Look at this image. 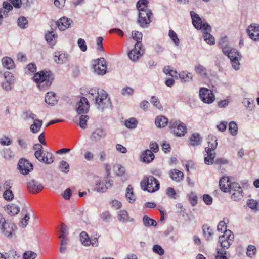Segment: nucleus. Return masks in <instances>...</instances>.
<instances>
[{
	"label": "nucleus",
	"instance_id": "nucleus-1",
	"mask_svg": "<svg viewBox=\"0 0 259 259\" xmlns=\"http://www.w3.org/2000/svg\"><path fill=\"white\" fill-rule=\"evenodd\" d=\"M89 94V98L95 99V104L98 106V109L103 111L104 108L111 107L110 99L108 97L107 92L104 90L91 89Z\"/></svg>",
	"mask_w": 259,
	"mask_h": 259
},
{
	"label": "nucleus",
	"instance_id": "nucleus-2",
	"mask_svg": "<svg viewBox=\"0 0 259 259\" xmlns=\"http://www.w3.org/2000/svg\"><path fill=\"white\" fill-rule=\"evenodd\" d=\"M133 38L137 42L135 45V48L131 50L128 54V57L133 61H137L144 53L142 50V44L141 43L142 40V33L139 31H133L132 33Z\"/></svg>",
	"mask_w": 259,
	"mask_h": 259
},
{
	"label": "nucleus",
	"instance_id": "nucleus-3",
	"mask_svg": "<svg viewBox=\"0 0 259 259\" xmlns=\"http://www.w3.org/2000/svg\"><path fill=\"white\" fill-rule=\"evenodd\" d=\"M33 79L40 90H45L52 84L54 76L50 71H41L34 74Z\"/></svg>",
	"mask_w": 259,
	"mask_h": 259
},
{
	"label": "nucleus",
	"instance_id": "nucleus-4",
	"mask_svg": "<svg viewBox=\"0 0 259 259\" xmlns=\"http://www.w3.org/2000/svg\"><path fill=\"white\" fill-rule=\"evenodd\" d=\"M142 189L150 193L155 192L159 189L160 184L158 181L151 176H144L140 183Z\"/></svg>",
	"mask_w": 259,
	"mask_h": 259
},
{
	"label": "nucleus",
	"instance_id": "nucleus-5",
	"mask_svg": "<svg viewBox=\"0 0 259 259\" xmlns=\"http://www.w3.org/2000/svg\"><path fill=\"white\" fill-rule=\"evenodd\" d=\"M169 128L177 137L184 136L187 132L185 125L180 120L172 119L169 122Z\"/></svg>",
	"mask_w": 259,
	"mask_h": 259
},
{
	"label": "nucleus",
	"instance_id": "nucleus-6",
	"mask_svg": "<svg viewBox=\"0 0 259 259\" xmlns=\"http://www.w3.org/2000/svg\"><path fill=\"white\" fill-rule=\"evenodd\" d=\"M224 54L230 59L232 67L235 70H238L240 69L239 61L241 58L239 51L235 49L231 48L228 50L227 52Z\"/></svg>",
	"mask_w": 259,
	"mask_h": 259
},
{
	"label": "nucleus",
	"instance_id": "nucleus-7",
	"mask_svg": "<svg viewBox=\"0 0 259 259\" xmlns=\"http://www.w3.org/2000/svg\"><path fill=\"white\" fill-rule=\"evenodd\" d=\"M230 198L232 200L238 201L243 197V189L240 185L237 183L233 182L229 189Z\"/></svg>",
	"mask_w": 259,
	"mask_h": 259
},
{
	"label": "nucleus",
	"instance_id": "nucleus-8",
	"mask_svg": "<svg viewBox=\"0 0 259 259\" xmlns=\"http://www.w3.org/2000/svg\"><path fill=\"white\" fill-rule=\"evenodd\" d=\"M199 95L201 100L206 104H210L214 102L215 100L212 91L206 88H201L200 89Z\"/></svg>",
	"mask_w": 259,
	"mask_h": 259
},
{
	"label": "nucleus",
	"instance_id": "nucleus-9",
	"mask_svg": "<svg viewBox=\"0 0 259 259\" xmlns=\"http://www.w3.org/2000/svg\"><path fill=\"white\" fill-rule=\"evenodd\" d=\"M152 17L153 14L151 10L141 11V12L139 13V18L137 22L141 27L147 28L152 22L151 18Z\"/></svg>",
	"mask_w": 259,
	"mask_h": 259
},
{
	"label": "nucleus",
	"instance_id": "nucleus-10",
	"mask_svg": "<svg viewBox=\"0 0 259 259\" xmlns=\"http://www.w3.org/2000/svg\"><path fill=\"white\" fill-rule=\"evenodd\" d=\"M0 229L5 236L11 238L12 232L16 229V226L14 224L6 222L5 219L0 213Z\"/></svg>",
	"mask_w": 259,
	"mask_h": 259
},
{
	"label": "nucleus",
	"instance_id": "nucleus-11",
	"mask_svg": "<svg viewBox=\"0 0 259 259\" xmlns=\"http://www.w3.org/2000/svg\"><path fill=\"white\" fill-rule=\"evenodd\" d=\"M112 186V181L110 180L98 179L95 181L94 190L99 193H104Z\"/></svg>",
	"mask_w": 259,
	"mask_h": 259
},
{
	"label": "nucleus",
	"instance_id": "nucleus-12",
	"mask_svg": "<svg viewBox=\"0 0 259 259\" xmlns=\"http://www.w3.org/2000/svg\"><path fill=\"white\" fill-rule=\"evenodd\" d=\"M95 64H93L94 71L98 75H104L106 72V61L104 58H100L94 60Z\"/></svg>",
	"mask_w": 259,
	"mask_h": 259
},
{
	"label": "nucleus",
	"instance_id": "nucleus-13",
	"mask_svg": "<svg viewBox=\"0 0 259 259\" xmlns=\"http://www.w3.org/2000/svg\"><path fill=\"white\" fill-rule=\"evenodd\" d=\"M195 29L201 30L202 33L206 31H211V27L205 19H202L195 13Z\"/></svg>",
	"mask_w": 259,
	"mask_h": 259
},
{
	"label": "nucleus",
	"instance_id": "nucleus-14",
	"mask_svg": "<svg viewBox=\"0 0 259 259\" xmlns=\"http://www.w3.org/2000/svg\"><path fill=\"white\" fill-rule=\"evenodd\" d=\"M18 168L21 174L27 175L33 169V165L27 160L22 158L19 161Z\"/></svg>",
	"mask_w": 259,
	"mask_h": 259
},
{
	"label": "nucleus",
	"instance_id": "nucleus-15",
	"mask_svg": "<svg viewBox=\"0 0 259 259\" xmlns=\"http://www.w3.org/2000/svg\"><path fill=\"white\" fill-rule=\"evenodd\" d=\"M249 37L254 41H259V25L251 24L247 29Z\"/></svg>",
	"mask_w": 259,
	"mask_h": 259
},
{
	"label": "nucleus",
	"instance_id": "nucleus-16",
	"mask_svg": "<svg viewBox=\"0 0 259 259\" xmlns=\"http://www.w3.org/2000/svg\"><path fill=\"white\" fill-rule=\"evenodd\" d=\"M27 188L29 192L35 194L41 191L44 188L41 183L35 180H32L27 184Z\"/></svg>",
	"mask_w": 259,
	"mask_h": 259
},
{
	"label": "nucleus",
	"instance_id": "nucleus-17",
	"mask_svg": "<svg viewBox=\"0 0 259 259\" xmlns=\"http://www.w3.org/2000/svg\"><path fill=\"white\" fill-rule=\"evenodd\" d=\"M89 103L87 99L82 97L78 102L76 111L79 114H86L89 111Z\"/></svg>",
	"mask_w": 259,
	"mask_h": 259
},
{
	"label": "nucleus",
	"instance_id": "nucleus-18",
	"mask_svg": "<svg viewBox=\"0 0 259 259\" xmlns=\"http://www.w3.org/2000/svg\"><path fill=\"white\" fill-rule=\"evenodd\" d=\"M70 56L67 53L63 52H55L54 56V60L57 63L62 64L69 61Z\"/></svg>",
	"mask_w": 259,
	"mask_h": 259
},
{
	"label": "nucleus",
	"instance_id": "nucleus-19",
	"mask_svg": "<svg viewBox=\"0 0 259 259\" xmlns=\"http://www.w3.org/2000/svg\"><path fill=\"white\" fill-rule=\"evenodd\" d=\"M107 133L106 131L102 128H97L92 133L90 139L94 142L99 141L101 139L105 138Z\"/></svg>",
	"mask_w": 259,
	"mask_h": 259
},
{
	"label": "nucleus",
	"instance_id": "nucleus-20",
	"mask_svg": "<svg viewBox=\"0 0 259 259\" xmlns=\"http://www.w3.org/2000/svg\"><path fill=\"white\" fill-rule=\"evenodd\" d=\"M204 162L206 164L210 165L214 163L215 157V150L209 148H205Z\"/></svg>",
	"mask_w": 259,
	"mask_h": 259
},
{
	"label": "nucleus",
	"instance_id": "nucleus-21",
	"mask_svg": "<svg viewBox=\"0 0 259 259\" xmlns=\"http://www.w3.org/2000/svg\"><path fill=\"white\" fill-rule=\"evenodd\" d=\"M72 23L71 19L63 17L56 22V25L60 30L63 31L69 27Z\"/></svg>",
	"mask_w": 259,
	"mask_h": 259
},
{
	"label": "nucleus",
	"instance_id": "nucleus-22",
	"mask_svg": "<svg viewBox=\"0 0 259 259\" xmlns=\"http://www.w3.org/2000/svg\"><path fill=\"white\" fill-rule=\"evenodd\" d=\"M232 183L230 182L228 177H223L219 182V186L221 190L224 192L227 193L231 187Z\"/></svg>",
	"mask_w": 259,
	"mask_h": 259
},
{
	"label": "nucleus",
	"instance_id": "nucleus-23",
	"mask_svg": "<svg viewBox=\"0 0 259 259\" xmlns=\"http://www.w3.org/2000/svg\"><path fill=\"white\" fill-rule=\"evenodd\" d=\"M45 102L49 105H54L58 101L57 97L52 92H48L45 96Z\"/></svg>",
	"mask_w": 259,
	"mask_h": 259
},
{
	"label": "nucleus",
	"instance_id": "nucleus-24",
	"mask_svg": "<svg viewBox=\"0 0 259 259\" xmlns=\"http://www.w3.org/2000/svg\"><path fill=\"white\" fill-rule=\"evenodd\" d=\"M169 175L171 179L177 182H180L183 178V173L177 169H172L170 170Z\"/></svg>",
	"mask_w": 259,
	"mask_h": 259
},
{
	"label": "nucleus",
	"instance_id": "nucleus-25",
	"mask_svg": "<svg viewBox=\"0 0 259 259\" xmlns=\"http://www.w3.org/2000/svg\"><path fill=\"white\" fill-rule=\"evenodd\" d=\"M54 158V157L52 153L47 152L43 153L38 160L46 164H50L53 162Z\"/></svg>",
	"mask_w": 259,
	"mask_h": 259
},
{
	"label": "nucleus",
	"instance_id": "nucleus-26",
	"mask_svg": "<svg viewBox=\"0 0 259 259\" xmlns=\"http://www.w3.org/2000/svg\"><path fill=\"white\" fill-rule=\"evenodd\" d=\"M42 121L38 119L33 120V123L30 126V131L34 134L38 133L42 125Z\"/></svg>",
	"mask_w": 259,
	"mask_h": 259
},
{
	"label": "nucleus",
	"instance_id": "nucleus-27",
	"mask_svg": "<svg viewBox=\"0 0 259 259\" xmlns=\"http://www.w3.org/2000/svg\"><path fill=\"white\" fill-rule=\"evenodd\" d=\"M219 46L222 49L223 53L227 52L228 50L231 48L226 36L223 37L220 39Z\"/></svg>",
	"mask_w": 259,
	"mask_h": 259
},
{
	"label": "nucleus",
	"instance_id": "nucleus-28",
	"mask_svg": "<svg viewBox=\"0 0 259 259\" xmlns=\"http://www.w3.org/2000/svg\"><path fill=\"white\" fill-rule=\"evenodd\" d=\"M154 155L150 150H146L143 152L141 157L143 161L145 162H150L154 158Z\"/></svg>",
	"mask_w": 259,
	"mask_h": 259
},
{
	"label": "nucleus",
	"instance_id": "nucleus-29",
	"mask_svg": "<svg viewBox=\"0 0 259 259\" xmlns=\"http://www.w3.org/2000/svg\"><path fill=\"white\" fill-rule=\"evenodd\" d=\"M118 218L122 222H132L133 221V219L128 215V212L125 210H121L118 212Z\"/></svg>",
	"mask_w": 259,
	"mask_h": 259
},
{
	"label": "nucleus",
	"instance_id": "nucleus-30",
	"mask_svg": "<svg viewBox=\"0 0 259 259\" xmlns=\"http://www.w3.org/2000/svg\"><path fill=\"white\" fill-rule=\"evenodd\" d=\"M168 121V119L164 116H159L156 118L155 123L157 127L161 128L165 127L167 124Z\"/></svg>",
	"mask_w": 259,
	"mask_h": 259
},
{
	"label": "nucleus",
	"instance_id": "nucleus-31",
	"mask_svg": "<svg viewBox=\"0 0 259 259\" xmlns=\"http://www.w3.org/2000/svg\"><path fill=\"white\" fill-rule=\"evenodd\" d=\"M5 210L11 215H14L18 213L20 211V208L14 204H9L6 206Z\"/></svg>",
	"mask_w": 259,
	"mask_h": 259
},
{
	"label": "nucleus",
	"instance_id": "nucleus-32",
	"mask_svg": "<svg viewBox=\"0 0 259 259\" xmlns=\"http://www.w3.org/2000/svg\"><path fill=\"white\" fill-rule=\"evenodd\" d=\"M218 146L217 138L213 135L208 136V147L206 148H209L215 150Z\"/></svg>",
	"mask_w": 259,
	"mask_h": 259
},
{
	"label": "nucleus",
	"instance_id": "nucleus-33",
	"mask_svg": "<svg viewBox=\"0 0 259 259\" xmlns=\"http://www.w3.org/2000/svg\"><path fill=\"white\" fill-rule=\"evenodd\" d=\"M125 197L130 203H133L136 200L133 188L131 185H129L126 188Z\"/></svg>",
	"mask_w": 259,
	"mask_h": 259
},
{
	"label": "nucleus",
	"instance_id": "nucleus-34",
	"mask_svg": "<svg viewBox=\"0 0 259 259\" xmlns=\"http://www.w3.org/2000/svg\"><path fill=\"white\" fill-rule=\"evenodd\" d=\"M2 63L4 67L8 69H12L15 67L13 60L8 57H5L3 58Z\"/></svg>",
	"mask_w": 259,
	"mask_h": 259
},
{
	"label": "nucleus",
	"instance_id": "nucleus-35",
	"mask_svg": "<svg viewBox=\"0 0 259 259\" xmlns=\"http://www.w3.org/2000/svg\"><path fill=\"white\" fill-rule=\"evenodd\" d=\"M148 1L147 0H139L136 5L139 13L141 12V11L151 10L148 7Z\"/></svg>",
	"mask_w": 259,
	"mask_h": 259
},
{
	"label": "nucleus",
	"instance_id": "nucleus-36",
	"mask_svg": "<svg viewBox=\"0 0 259 259\" xmlns=\"http://www.w3.org/2000/svg\"><path fill=\"white\" fill-rule=\"evenodd\" d=\"M211 31H206L202 33V36L204 41L207 44L212 45L215 43L214 37L210 33Z\"/></svg>",
	"mask_w": 259,
	"mask_h": 259
},
{
	"label": "nucleus",
	"instance_id": "nucleus-37",
	"mask_svg": "<svg viewBox=\"0 0 259 259\" xmlns=\"http://www.w3.org/2000/svg\"><path fill=\"white\" fill-rule=\"evenodd\" d=\"M80 241L84 246H89L91 241L89 239L88 234L85 231H82L80 234Z\"/></svg>",
	"mask_w": 259,
	"mask_h": 259
},
{
	"label": "nucleus",
	"instance_id": "nucleus-38",
	"mask_svg": "<svg viewBox=\"0 0 259 259\" xmlns=\"http://www.w3.org/2000/svg\"><path fill=\"white\" fill-rule=\"evenodd\" d=\"M42 146L40 144H35L33 146V150L35 151L34 155L37 159H39L44 153L42 151Z\"/></svg>",
	"mask_w": 259,
	"mask_h": 259
},
{
	"label": "nucleus",
	"instance_id": "nucleus-39",
	"mask_svg": "<svg viewBox=\"0 0 259 259\" xmlns=\"http://www.w3.org/2000/svg\"><path fill=\"white\" fill-rule=\"evenodd\" d=\"M202 230L205 238L207 240H209L213 235V232L211 228L207 225H203Z\"/></svg>",
	"mask_w": 259,
	"mask_h": 259
},
{
	"label": "nucleus",
	"instance_id": "nucleus-40",
	"mask_svg": "<svg viewBox=\"0 0 259 259\" xmlns=\"http://www.w3.org/2000/svg\"><path fill=\"white\" fill-rule=\"evenodd\" d=\"M17 23L21 29H25L28 27V21L24 16H21L18 19Z\"/></svg>",
	"mask_w": 259,
	"mask_h": 259
},
{
	"label": "nucleus",
	"instance_id": "nucleus-41",
	"mask_svg": "<svg viewBox=\"0 0 259 259\" xmlns=\"http://www.w3.org/2000/svg\"><path fill=\"white\" fill-rule=\"evenodd\" d=\"M59 169L61 172L67 174L69 171L70 166L66 161L62 160L59 163Z\"/></svg>",
	"mask_w": 259,
	"mask_h": 259
},
{
	"label": "nucleus",
	"instance_id": "nucleus-42",
	"mask_svg": "<svg viewBox=\"0 0 259 259\" xmlns=\"http://www.w3.org/2000/svg\"><path fill=\"white\" fill-rule=\"evenodd\" d=\"M143 222L146 227H149L150 226H156L157 225L156 221L146 215L143 217Z\"/></svg>",
	"mask_w": 259,
	"mask_h": 259
},
{
	"label": "nucleus",
	"instance_id": "nucleus-43",
	"mask_svg": "<svg viewBox=\"0 0 259 259\" xmlns=\"http://www.w3.org/2000/svg\"><path fill=\"white\" fill-rule=\"evenodd\" d=\"M180 77L185 82H188L191 80L193 78V74L186 71H183L180 73Z\"/></svg>",
	"mask_w": 259,
	"mask_h": 259
},
{
	"label": "nucleus",
	"instance_id": "nucleus-44",
	"mask_svg": "<svg viewBox=\"0 0 259 259\" xmlns=\"http://www.w3.org/2000/svg\"><path fill=\"white\" fill-rule=\"evenodd\" d=\"M229 130L231 134L236 136L238 133V126L235 121H231L229 124Z\"/></svg>",
	"mask_w": 259,
	"mask_h": 259
},
{
	"label": "nucleus",
	"instance_id": "nucleus-45",
	"mask_svg": "<svg viewBox=\"0 0 259 259\" xmlns=\"http://www.w3.org/2000/svg\"><path fill=\"white\" fill-rule=\"evenodd\" d=\"M113 170L117 176H122L125 172V168L120 164H117L114 166Z\"/></svg>",
	"mask_w": 259,
	"mask_h": 259
},
{
	"label": "nucleus",
	"instance_id": "nucleus-46",
	"mask_svg": "<svg viewBox=\"0 0 259 259\" xmlns=\"http://www.w3.org/2000/svg\"><path fill=\"white\" fill-rule=\"evenodd\" d=\"M14 80V79L9 78L8 80H7L6 81L3 82L2 84V87L3 89L7 91L11 90V85L13 83Z\"/></svg>",
	"mask_w": 259,
	"mask_h": 259
},
{
	"label": "nucleus",
	"instance_id": "nucleus-47",
	"mask_svg": "<svg viewBox=\"0 0 259 259\" xmlns=\"http://www.w3.org/2000/svg\"><path fill=\"white\" fill-rule=\"evenodd\" d=\"M56 36L53 31L48 32L45 35L46 40L50 44H54V39Z\"/></svg>",
	"mask_w": 259,
	"mask_h": 259
},
{
	"label": "nucleus",
	"instance_id": "nucleus-48",
	"mask_svg": "<svg viewBox=\"0 0 259 259\" xmlns=\"http://www.w3.org/2000/svg\"><path fill=\"white\" fill-rule=\"evenodd\" d=\"M89 117L88 115H82L79 117V126L82 129L87 128V122L89 120Z\"/></svg>",
	"mask_w": 259,
	"mask_h": 259
},
{
	"label": "nucleus",
	"instance_id": "nucleus-49",
	"mask_svg": "<svg viewBox=\"0 0 259 259\" xmlns=\"http://www.w3.org/2000/svg\"><path fill=\"white\" fill-rule=\"evenodd\" d=\"M137 121L134 118H131L127 120L125 122V125L128 128L134 129L136 128Z\"/></svg>",
	"mask_w": 259,
	"mask_h": 259
},
{
	"label": "nucleus",
	"instance_id": "nucleus-50",
	"mask_svg": "<svg viewBox=\"0 0 259 259\" xmlns=\"http://www.w3.org/2000/svg\"><path fill=\"white\" fill-rule=\"evenodd\" d=\"M168 35L174 43L178 46L179 44L180 41L176 32L174 30L170 29L169 31Z\"/></svg>",
	"mask_w": 259,
	"mask_h": 259
},
{
	"label": "nucleus",
	"instance_id": "nucleus-51",
	"mask_svg": "<svg viewBox=\"0 0 259 259\" xmlns=\"http://www.w3.org/2000/svg\"><path fill=\"white\" fill-rule=\"evenodd\" d=\"M220 237L224 238L223 241H229V240H233L234 239V235L232 232L230 230H228L225 231L224 234Z\"/></svg>",
	"mask_w": 259,
	"mask_h": 259
},
{
	"label": "nucleus",
	"instance_id": "nucleus-52",
	"mask_svg": "<svg viewBox=\"0 0 259 259\" xmlns=\"http://www.w3.org/2000/svg\"><path fill=\"white\" fill-rule=\"evenodd\" d=\"M224 238L219 237V243L221 247L224 249H228L232 243L233 240L223 241Z\"/></svg>",
	"mask_w": 259,
	"mask_h": 259
},
{
	"label": "nucleus",
	"instance_id": "nucleus-53",
	"mask_svg": "<svg viewBox=\"0 0 259 259\" xmlns=\"http://www.w3.org/2000/svg\"><path fill=\"white\" fill-rule=\"evenodd\" d=\"M134 90L130 87H125L121 90V94L124 96H130L133 95Z\"/></svg>",
	"mask_w": 259,
	"mask_h": 259
},
{
	"label": "nucleus",
	"instance_id": "nucleus-54",
	"mask_svg": "<svg viewBox=\"0 0 259 259\" xmlns=\"http://www.w3.org/2000/svg\"><path fill=\"white\" fill-rule=\"evenodd\" d=\"M150 102L157 108L160 109L162 108L158 98L154 96L151 97Z\"/></svg>",
	"mask_w": 259,
	"mask_h": 259
},
{
	"label": "nucleus",
	"instance_id": "nucleus-55",
	"mask_svg": "<svg viewBox=\"0 0 259 259\" xmlns=\"http://www.w3.org/2000/svg\"><path fill=\"white\" fill-rule=\"evenodd\" d=\"M37 254L31 251H27L24 253L23 259H35L37 257Z\"/></svg>",
	"mask_w": 259,
	"mask_h": 259
},
{
	"label": "nucleus",
	"instance_id": "nucleus-56",
	"mask_svg": "<svg viewBox=\"0 0 259 259\" xmlns=\"http://www.w3.org/2000/svg\"><path fill=\"white\" fill-rule=\"evenodd\" d=\"M4 198L7 201L12 200L14 198V195L11 190H6L3 194Z\"/></svg>",
	"mask_w": 259,
	"mask_h": 259
},
{
	"label": "nucleus",
	"instance_id": "nucleus-57",
	"mask_svg": "<svg viewBox=\"0 0 259 259\" xmlns=\"http://www.w3.org/2000/svg\"><path fill=\"white\" fill-rule=\"evenodd\" d=\"M217 230L224 233L225 231H228V230H227V223L224 220L220 221L217 226Z\"/></svg>",
	"mask_w": 259,
	"mask_h": 259
},
{
	"label": "nucleus",
	"instance_id": "nucleus-58",
	"mask_svg": "<svg viewBox=\"0 0 259 259\" xmlns=\"http://www.w3.org/2000/svg\"><path fill=\"white\" fill-rule=\"evenodd\" d=\"M7 259H18L19 256H17V252L14 249H11L6 253Z\"/></svg>",
	"mask_w": 259,
	"mask_h": 259
},
{
	"label": "nucleus",
	"instance_id": "nucleus-59",
	"mask_svg": "<svg viewBox=\"0 0 259 259\" xmlns=\"http://www.w3.org/2000/svg\"><path fill=\"white\" fill-rule=\"evenodd\" d=\"M100 217L102 220L104 222H108L111 220V215L108 211H106L102 212L100 214Z\"/></svg>",
	"mask_w": 259,
	"mask_h": 259
},
{
	"label": "nucleus",
	"instance_id": "nucleus-60",
	"mask_svg": "<svg viewBox=\"0 0 259 259\" xmlns=\"http://www.w3.org/2000/svg\"><path fill=\"white\" fill-rule=\"evenodd\" d=\"M166 194L170 198L176 199L178 196L176 194V191L173 188L168 187L166 191Z\"/></svg>",
	"mask_w": 259,
	"mask_h": 259
},
{
	"label": "nucleus",
	"instance_id": "nucleus-61",
	"mask_svg": "<svg viewBox=\"0 0 259 259\" xmlns=\"http://www.w3.org/2000/svg\"><path fill=\"white\" fill-rule=\"evenodd\" d=\"M195 72L198 74H200L202 76H204L206 75V69L202 65H198L195 67Z\"/></svg>",
	"mask_w": 259,
	"mask_h": 259
},
{
	"label": "nucleus",
	"instance_id": "nucleus-62",
	"mask_svg": "<svg viewBox=\"0 0 259 259\" xmlns=\"http://www.w3.org/2000/svg\"><path fill=\"white\" fill-rule=\"evenodd\" d=\"M256 248L253 245H249L247 248V254L248 256L252 258L255 254Z\"/></svg>",
	"mask_w": 259,
	"mask_h": 259
},
{
	"label": "nucleus",
	"instance_id": "nucleus-63",
	"mask_svg": "<svg viewBox=\"0 0 259 259\" xmlns=\"http://www.w3.org/2000/svg\"><path fill=\"white\" fill-rule=\"evenodd\" d=\"M61 235L59 238L67 237L68 235V227L64 224H61Z\"/></svg>",
	"mask_w": 259,
	"mask_h": 259
},
{
	"label": "nucleus",
	"instance_id": "nucleus-64",
	"mask_svg": "<svg viewBox=\"0 0 259 259\" xmlns=\"http://www.w3.org/2000/svg\"><path fill=\"white\" fill-rule=\"evenodd\" d=\"M77 44H78L79 47L80 48V50L82 51L85 52L87 51V46L85 41L84 39H83L82 38L78 39V40L77 41Z\"/></svg>",
	"mask_w": 259,
	"mask_h": 259
}]
</instances>
